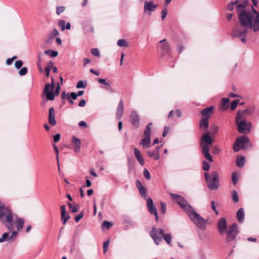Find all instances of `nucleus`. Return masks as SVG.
<instances>
[{
    "instance_id": "obj_1",
    "label": "nucleus",
    "mask_w": 259,
    "mask_h": 259,
    "mask_svg": "<svg viewBox=\"0 0 259 259\" xmlns=\"http://www.w3.org/2000/svg\"><path fill=\"white\" fill-rule=\"evenodd\" d=\"M239 23L235 24L231 31L234 37H240L241 41L246 42V34L248 28L252 29L254 32L259 31V16H253L250 11L242 12L238 16Z\"/></svg>"
},
{
    "instance_id": "obj_2",
    "label": "nucleus",
    "mask_w": 259,
    "mask_h": 259,
    "mask_svg": "<svg viewBox=\"0 0 259 259\" xmlns=\"http://www.w3.org/2000/svg\"><path fill=\"white\" fill-rule=\"evenodd\" d=\"M169 195L174 201L187 213L191 220L199 229L204 230L206 229L208 220H204L199 213L195 212L194 209L183 196L172 193H170Z\"/></svg>"
},
{
    "instance_id": "obj_3",
    "label": "nucleus",
    "mask_w": 259,
    "mask_h": 259,
    "mask_svg": "<svg viewBox=\"0 0 259 259\" xmlns=\"http://www.w3.org/2000/svg\"><path fill=\"white\" fill-rule=\"evenodd\" d=\"M0 221L7 228L9 232H12V235L9 238V240L13 242L14 237L18 235V232L13 231V213L9 206H6L5 204L0 201Z\"/></svg>"
},
{
    "instance_id": "obj_4",
    "label": "nucleus",
    "mask_w": 259,
    "mask_h": 259,
    "mask_svg": "<svg viewBox=\"0 0 259 259\" xmlns=\"http://www.w3.org/2000/svg\"><path fill=\"white\" fill-rule=\"evenodd\" d=\"M213 141L208 134L201 135L199 141V146L202 149V154L209 162H213L212 156L209 153V147L212 144Z\"/></svg>"
},
{
    "instance_id": "obj_5",
    "label": "nucleus",
    "mask_w": 259,
    "mask_h": 259,
    "mask_svg": "<svg viewBox=\"0 0 259 259\" xmlns=\"http://www.w3.org/2000/svg\"><path fill=\"white\" fill-rule=\"evenodd\" d=\"M205 180L207 183L208 188L210 190H218L219 187V176L218 172L216 170L212 172L211 174H210L206 172L204 174Z\"/></svg>"
},
{
    "instance_id": "obj_6",
    "label": "nucleus",
    "mask_w": 259,
    "mask_h": 259,
    "mask_svg": "<svg viewBox=\"0 0 259 259\" xmlns=\"http://www.w3.org/2000/svg\"><path fill=\"white\" fill-rule=\"evenodd\" d=\"M163 233L164 230L162 229H157L154 226L150 232V235L155 243L159 245L162 240Z\"/></svg>"
},
{
    "instance_id": "obj_7",
    "label": "nucleus",
    "mask_w": 259,
    "mask_h": 259,
    "mask_svg": "<svg viewBox=\"0 0 259 259\" xmlns=\"http://www.w3.org/2000/svg\"><path fill=\"white\" fill-rule=\"evenodd\" d=\"M248 142L249 139L246 136H243L238 137L233 145V150L236 152H238L240 149V146L241 148L245 149L247 146Z\"/></svg>"
},
{
    "instance_id": "obj_8",
    "label": "nucleus",
    "mask_w": 259,
    "mask_h": 259,
    "mask_svg": "<svg viewBox=\"0 0 259 259\" xmlns=\"http://www.w3.org/2000/svg\"><path fill=\"white\" fill-rule=\"evenodd\" d=\"M236 123L237 125L238 131L240 133L247 134L251 130V123L247 120L239 121Z\"/></svg>"
},
{
    "instance_id": "obj_9",
    "label": "nucleus",
    "mask_w": 259,
    "mask_h": 259,
    "mask_svg": "<svg viewBox=\"0 0 259 259\" xmlns=\"http://www.w3.org/2000/svg\"><path fill=\"white\" fill-rule=\"evenodd\" d=\"M238 233L237 225L234 223L230 226L229 229L227 230V236L226 241L227 242H230L234 241Z\"/></svg>"
},
{
    "instance_id": "obj_10",
    "label": "nucleus",
    "mask_w": 259,
    "mask_h": 259,
    "mask_svg": "<svg viewBox=\"0 0 259 259\" xmlns=\"http://www.w3.org/2000/svg\"><path fill=\"white\" fill-rule=\"evenodd\" d=\"M54 87L53 78H52V84L46 83L44 89V93L46 95L48 100L53 101L55 99V94H53V92Z\"/></svg>"
},
{
    "instance_id": "obj_11",
    "label": "nucleus",
    "mask_w": 259,
    "mask_h": 259,
    "mask_svg": "<svg viewBox=\"0 0 259 259\" xmlns=\"http://www.w3.org/2000/svg\"><path fill=\"white\" fill-rule=\"evenodd\" d=\"M131 122L132 125L135 128H138L140 125V118L138 113L133 111L130 115Z\"/></svg>"
},
{
    "instance_id": "obj_12",
    "label": "nucleus",
    "mask_w": 259,
    "mask_h": 259,
    "mask_svg": "<svg viewBox=\"0 0 259 259\" xmlns=\"http://www.w3.org/2000/svg\"><path fill=\"white\" fill-rule=\"evenodd\" d=\"M147 206L149 212L152 214L155 215L156 221L158 220V215L156 207L153 205V202L151 198H148L147 199Z\"/></svg>"
},
{
    "instance_id": "obj_13",
    "label": "nucleus",
    "mask_w": 259,
    "mask_h": 259,
    "mask_svg": "<svg viewBox=\"0 0 259 259\" xmlns=\"http://www.w3.org/2000/svg\"><path fill=\"white\" fill-rule=\"evenodd\" d=\"M158 7V5H154L153 1H146L144 3V10L145 13L147 11L152 12L155 11Z\"/></svg>"
},
{
    "instance_id": "obj_14",
    "label": "nucleus",
    "mask_w": 259,
    "mask_h": 259,
    "mask_svg": "<svg viewBox=\"0 0 259 259\" xmlns=\"http://www.w3.org/2000/svg\"><path fill=\"white\" fill-rule=\"evenodd\" d=\"M136 186L137 187V188L139 191V193H140L141 196L143 198L146 199L147 197V196H146L147 189H146V188L143 186L141 181L138 180L136 181Z\"/></svg>"
},
{
    "instance_id": "obj_15",
    "label": "nucleus",
    "mask_w": 259,
    "mask_h": 259,
    "mask_svg": "<svg viewBox=\"0 0 259 259\" xmlns=\"http://www.w3.org/2000/svg\"><path fill=\"white\" fill-rule=\"evenodd\" d=\"M98 82L101 84H104L106 86L105 89L109 91L111 93L115 92L114 90L111 87V84L112 83V81L110 80H108L107 81L106 78H98Z\"/></svg>"
},
{
    "instance_id": "obj_16",
    "label": "nucleus",
    "mask_w": 259,
    "mask_h": 259,
    "mask_svg": "<svg viewBox=\"0 0 259 259\" xmlns=\"http://www.w3.org/2000/svg\"><path fill=\"white\" fill-rule=\"evenodd\" d=\"M227 226V221L224 218L219 219L218 224V228L221 233H223L226 230Z\"/></svg>"
},
{
    "instance_id": "obj_17",
    "label": "nucleus",
    "mask_w": 259,
    "mask_h": 259,
    "mask_svg": "<svg viewBox=\"0 0 259 259\" xmlns=\"http://www.w3.org/2000/svg\"><path fill=\"white\" fill-rule=\"evenodd\" d=\"M151 135V134L144 133V138L141 140V144L144 147H150Z\"/></svg>"
},
{
    "instance_id": "obj_18",
    "label": "nucleus",
    "mask_w": 259,
    "mask_h": 259,
    "mask_svg": "<svg viewBox=\"0 0 259 259\" xmlns=\"http://www.w3.org/2000/svg\"><path fill=\"white\" fill-rule=\"evenodd\" d=\"M124 111V106L123 100L121 99L118 103L117 108L116 111V117L117 119L119 120L121 119Z\"/></svg>"
},
{
    "instance_id": "obj_19",
    "label": "nucleus",
    "mask_w": 259,
    "mask_h": 259,
    "mask_svg": "<svg viewBox=\"0 0 259 259\" xmlns=\"http://www.w3.org/2000/svg\"><path fill=\"white\" fill-rule=\"evenodd\" d=\"M214 111V107L213 106H210L201 110L200 114L203 116V117H208L209 119L210 115L213 113Z\"/></svg>"
},
{
    "instance_id": "obj_20",
    "label": "nucleus",
    "mask_w": 259,
    "mask_h": 259,
    "mask_svg": "<svg viewBox=\"0 0 259 259\" xmlns=\"http://www.w3.org/2000/svg\"><path fill=\"white\" fill-rule=\"evenodd\" d=\"M72 143L74 151L78 153L80 150L81 141L76 137H72Z\"/></svg>"
},
{
    "instance_id": "obj_21",
    "label": "nucleus",
    "mask_w": 259,
    "mask_h": 259,
    "mask_svg": "<svg viewBox=\"0 0 259 259\" xmlns=\"http://www.w3.org/2000/svg\"><path fill=\"white\" fill-rule=\"evenodd\" d=\"M49 123L52 126L56 124L55 118V110L53 107H51L49 110Z\"/></svg>"
},
{
    "instance_id": "obj_22",
    "label": "nucleus",
    "mask_w": 259,
    "mask_h": 259,
    "mask_svg": "<svg viewBox=\"0 0 259 259\" xmlns=\"http://www.w3.org/2000/svg\"><path fill=\"white\" fill-rule=\"evenodd\" d=\"M209 119L208 117H203L199 121V127L201 129L202 128L204 131H206L209 127Z\"/></svg>"
},
{
    "instance_id": "obj_23",
    "label": "nucleus",
    "mask_w": 259,
    "mask_h": 259,
    "mask_svg": "<svg viewBox=\"0 0 259 259\" xmlns=\"http://www.w3.org/2000/svg\"><path fill=\"white\" fill-rule=\"evenodd\" d=\"M246 114L242 110H239L236 113L235 117V122H239V121L246 120L245 119Z\"/></svg>"
},
{
    "instance_id": "obj_24",
    "label": "nucleus",
    "mask_w": 259,
    "mask_h": 259,
    "mask_svg": "<svg viewBox=\"0 0 259 259\" xmlns=\"http://www.w3.org/2000/svg\"><path fill=\"white\" fill-rule=\"evenodd\" d=\"M134 153L135 157H136L140 164L141 165H143L145 163L144 159L142 157L140 151L137 148H134Z\"/></svg>"
},
{
    "instance_id": "obj_25",
    "label": "nucleus",
    "mask_w": 259,
    "mask_h": 259,
    "mask_svg": "<svg viewBox=\"0 0 259 259\" xmlns=\"http://www.w3.org/2000/svg\"><path fill=\"white\" fill-rule=\"evenodd\" d=\"M53 148L54 149V151L56 154V159L57 161V164H58V168L59 170V174L60 177L62 178H64V176L63 173L61 172L60 170V164H59V149L57 147V146L55 144H53Z\"/></svg>"
},
{
    "instance_id": "obj_26",
    "label": "nucleus",
    "mask_w": 259,
    "mask_h": 259,
    "mask_svg": "<svg viewBox=\"0 0 259 259\" xmlns=\"http://www.w3.org/2000/svg\"><path fill=\"white\" fill-rule=\"evenodd\" d=\"M222 103L220 105V109L222 111H225L229 108L228 103L230 101L229 98H223L222 99Z\"/></svg>"
},
{
    "instance_id": "obj_27",
    "label": "nucleus",
    "mask_w": 259,
    "mask_h": 259,
    "mask_svg": "<svg viewBox=\"0 0 259 259\" xmlns=\"http://www.w3.org/2000/svg\"><path fill=\"white\" fill-rule=\"evenodd\" d=\"M25 221L23 218H19L15 222V225L17 230L19 231L22 229L24 225Z\"/></svg>"
},
{
    "instance_id": "obj_28",
    "label": "nucleus",
    "mask_w": 259,
    "mask_h": 259,
    "mask_svg": "<svg viewBox=\"0 0 259 259\" xmlns=\"http://www.w3.org/2000/svg\"><path fill=\"white\" fill-rule=\"evenodd\" d=\"M236 215L239 222H243L244 219V211L243 208H240L238 210Z\"/></svg>"
},
{
    "instance_id": "obj_29",
    "label": "nucleus",
    "mask_w": 259,
    "mask_h": 259,
    "mask_svg": "<svg viewBox=\"0 0 259 259\" xmlns=\"http://www.w3.org/2000/svg\"><path fill=\"white\" fill-rule=\"evenodd\" d=\"M161 44V47L162 50L165 53H168L169 51L170 47L168 42H166V39H164L160 41Z\"/></svg>"
},
{
    "instance_id": "obj_30",
    "label": "nucleus",
    "mask_w": 259,
    "mask_h": 259,
    "mask_svg": "<svg viewBox=\"0 0 259 259\" xmlns=\"http://www.w3.org/2000/svg\"><path fill=\"white\" fill-rule=\"evenodd\" d=\"M245 163V157L242 155H239L237 156L236 161V165L238 167H242L244 165Z\"/></svg>"
},
{
    "instance_id": "obj_31",
    "label": "nucleus",
    "mask_w": 259,
    "mask_h": 259,
    "mask_svg": "<svg viewBox=\"0 0 259 259\" xmlns=\"http://www.w3.org/2000/svg\"><path fill=\"white\" fill-rule=\"evenodd\" d=\"M59 32L56 28H54L49 34L47 41H49L54 39L56 36L59 35Z\"/></svg>"
},
{
    "instance_id": "obj_32",
    "label": "nucleus",
    "mask_w": 259,
    "mask_h": 259,
    "mask_svg": "<svg viewBox=\"0 0 259 259\" xmlns=\"http://www.w3.org/2000/svg\"><path fill=\"white\" fill-rule=\"evenodd\" d=\"M246 6H246L243 4H239L237 5V6L236 7V11L238 13V15L242 12H248V11H246L245 10Z\"/></svg>"
},
{
    "instance_id": "obj_33",
    "label": "nucleus",
    "mask_w": 259,
    "mask_h": 259,
    "mask_svg": "<svg viewBox=\"0 0 259 259\" xmlns=\"http://www.w3.org/2000/svg\"><path fill=\"white\" fill-rule=\"evenodd\" d=\"M147 153L150 157L153 158L155 160H158L160 158L159 154H158L157 152H155L154 151H148Z\"/></svg>"
},
{
    "instance_id": "obj_34",
    "label": "nucleus",
    "mask_w": 259,
    "mask_h": 259,
    "mask_svg": "<svg viewBox=\"0 0 259 259\" xmlns=\"http://www.w3.org/2000/svg\"><path fill=\"white\" fill-rule=\"evenodd\" d=\"M162 238L166 242L168 245H171L172 237L170 233H163Z\"/></svg>"
},
{
    "instance_id": "obj_35",
    "label": "nucleus",
    "mask_w": 259,
    "mask_h": 259,
    "mask_svg": "<svg viewBox=\"0 0 259 259\" xmlns=\"http://www.w3.org/2000/svg\"><path fill=\"white\" fill-rule=\"evenodd\" d=\"M68 205L69 207V210L71 212H76L78 211L79 208V205L78 204H72L70 203H68Z\"/></svg>"
},
{
    "instance_id": "obj_36",
    "label": "nucleus",
    "mask_w": 259,
    "mask_h": 259,
    "mask_svg": "<svg viewBox=\"0 0 259 259\" xmlns=\"http://www.w3.org/2000/svg\"><path fill=\"white\" fill-rule=\"evenodd\" d=\"M45 54L48 55L52 57H56L58 55V52L57 51L53 50H48L45 51Z\"/></svg>"
},
{
    "instance_id": "obj_37",
    "label": "nucleus",
    "mask_w": 259,
    "mask_h": 259,
    "mask_svg": "<svg viewBox=\"0 0 259 259\" xmlns=\"http://www.w3.org/2000/svg\"><path fill=\"white\" fill-rule=\"evenodd\" d=\"M10 234L9 232L4 233L1 238H0V243H3L9 240Z\"/></svg>"
},
{
    "instance_id": "obj_38",
    "label": "nucleus",
    "mask_w": 259,
    "mask_h": 259,
    "mask_svg": "<svg viewBox=\"0 0 259 259\" xmlns=\"http://www.w3.org/2000/svg\"><path fill=\"white\" fill-rule=\"evenodd\" d=\"M117 45L119 47H127L128 46V43L125 39H120L117 41Z\"/></svg>"
},
{
    "instance_id": "obj_39",
    "label": "nucleus",
    "mask_w": 259,
    "mask_h": 259,
    "mask_svg": "<svg viewBox=\"0 0 259 259\" xmlns=\"http://www.w3.org/2000/svg\"><path fill=\"white\" fill-rule=\"evenodd\" d=\"M232 197L233 201L237 203L239 201V197L238 193L236 190H233L232 192Z\"/></svg>"
},
{
    "instance_id": "obj_40",
    "label": "nucleus",
    "mask_w": 259,
    "mask_h": 259,
    "mask_svg": "<svg viewBox=\"0 0 259 259\" xmlns=\"http://www.w3.org/2000/svg\"><path fill=\"white\" fill-rule=\"evenodd\" d=\"M61 221L63 225H65V204L61 206Z\"/></svg>"
},
{
    "instance_id": "obj_41",
    "label": "nucleus",
    "mask_w": 259,
    "mask_h": 259,
    "mask_svg": "<svg viewBox=\"0 0 259 259\" xmlns=\"http://www.w3.org/2000/svg\"><path fill=\"white\" fill-rule=\"evenodd\" d=\"M91 53L93 56L97 57H100V53L97 48H93L91 50Z\"/></svg>"
},
{
    "instance_id": "obj_42",
    "label": "nucleus",
    "mask_w": 259,
    "mask_h": 259,
    "mask_svg": "<svg viewBox=\"0 0 259 259\" xmlns=\"http://www.w3.org/2000/svg\"><path fill=\"white\" fill-rule=\"evenodd\" d=\"M86 86H87V82H84L82 80H79L77 84H76V88H77V89H80V88H86Z\"/></svg>"
},
{
    "instance_id": "obj_43",
    "label": "nucleus",
    "mask_w": 259,
    "mask_h": 259,
    "mask_svg": "<svg viewBox=\"0 0 259 259\" xmlns=\"http://www.w3.org/2000/svg\"><path fill=\"white\" fill-rule=\"evenodd\" d=\"M111 226H112V223H111L110 222H109L107 221H105L103 222V223L102 225V228L103 229H109Z\"/></svg>"
},
{
    "instance_id": "obj_44",
    "label": "nucleus",
    "mask_w": 259,
    "mask_h": 259,
    "mask_svg": "<svg viewBox=\"0 0 259 259\" xmlns=\"http://www.w3.org/2000/svg\"><path fill=\"white\" fill-rule=\"evenodd\" d=\"M238 3V1H236L234 2H231L230 3L228 4L227 7V9L228 11H232L233 10V6L234 5H236Z\"/></svg>"
},
{
    "instance_id": "obj_45",
    "label": "nucleus",
    "mask_w": 259,
    "mask_h": 259,
    "mask_svg": "<svg viewBox=\"0 0 259 259\" xmlns=\"http://www.w3.org/2000/svg\"><path fill=\"white\" fill-rule=\"evenodd\" d=\"M238 102L239 100L237 99L234 100V101L231 102L230 107L232 110H234L236 108Z\"/></svg>"
},
{
    "instance_id": "obj_46",
    "label": "nucleus",
    "mask_w": 259,
    "mask_h": 259,
    "mask_svg": "<svg viewBox=\"0 0 259 259\" xmlns=\"http://www.w3.org/2000/svg\"><path fill=\"white\" fill-rule=\"evenodd\" d=\"M202 168L204 170L208 171L210 168V164L208 162L203 161L202 162Z\"/></svg>"
},
{
    "instance_id": "obj_47",
    "label": "nucleus",
    "mask_w": 259,
    "mask_h": 259,
    "mask_svg": "<svg viewBox=\"0 0 259 259\" xmlns=\"http://www.w3.org/2000/svg\"><path fill=\"white\" fill-rule=\"evenodd\" d=\"M27 68L26 67H22L19 71V74L20 76H24L27 73Z\"/></svg>"
},
{
    "instance_id": "obj_48",
    "label": "nucleus",
    "mask_w": 259,
    "mask_h": 259,
    "mask_svg": "<svg viewBox=\"0 0 259 259\" xmlns=\"http://www.w3.org/2000/svg\"><path fill=\"white\" fill-rule=\"evenodd\" d=\"M23 62L21 60H17L15 63V66L17 69H20L23 65Z\"/></svg>"
},
{
    "instance_id": "obj_49",
    "label": "nucleus",
    "mask_w": 259,
    "mask_h": 259,
    "mask_svg": "<svg viewBox=\"0 0 259 259\" xmlns=\"http://www.w3.org/2000/svg\"><path fill=\"white\" fill-rule=\"evenodd\" d=\"M143 175L145 179L147 180H150L151 176L148 170L146 168H145L143 171Z\"/></svg>"
},
{
    "instance_id": "obj_50",
    "label": "nucleus",
    "mask_w": 259,
    "mask_h": 259,
    "mask_svg": "<svg viewBox=\"0 0 259 259\" xmlns=\"http://www.w3.org/2000/svg\"><path fill=\"white\" fill-rule=\"evenodd\" d=\"M167 14V8H163V9H162V11H161V19H162V20H163L165 18V17H166V16Z\"/></svg>"
},
{
    "instance_id": "obj_51",
    "label": "nucleus",
    "mask_w": 259,
    "mask_h": 259,
    "mask_svg": "<svg viewBox=\"0 0 259 259\" xmlns=\"http://www.w3.org/2000/svg\"><path fill=\"white\" fill-rule=\"evenodd\" d=\"M161 213L164 214L166 211V204L163 202H160Z\"/></svg>"
},
{
    "instance_id": "obj_52",
    "label": "nucleus",
    "mask_w": 259,
    "mask_h": 259,
    "mask_svg": "<svg viewBox=\"0 0 259 259\" xmlns=\"http://www.w3.org/2000/svg\"><path fill=\"white\" fill-rule=\"evenodd\" d=\"M110 241L109 240H107L103 243V252L105 253L108 250V247L109 246Z\"/></svg>"
},
{
    "instance_id": "obj_53",
    "label": "nucleus",
    "mask_w": 259,
    "mask_h": 259,
    "mask_svg": "<svg viewBox=\"0 0 259 259\" xmlns=\"http://www.w3.org/2000/svg\"><path fill=\"white\" fill-rule=\"evenodd\" d=\"M56 9V14L58 15H59L61 13L64 12L65 10V7L64 6L57 7Z\"/></svg>"
},
{
    "instance_id": "obj_54",
    "label": "nucleus",
    "mask_w": 259,
    "mask_h": 259,
    "mask_svg": "<svg viewBox=\"0 0 259 259\" xmlns=\"http://www.w3.org/2000/svg\"><path fill=\"white\" fill-rule=\"evenodd\" d=\"M152 125V122L149 123L147 124V125L146 126V128H145L144 133H147L151 134V126Z\"/></svg>"
},
{
    "instance_id": "obj_55",
    "label": "nucleus",
    "mask_w": 259,
    "mask_h": 259,
    "mask_svg": "<svg viewBox=\"0 0 259 259\" xmlns=\"http://www.w3.org/2000/svg\"><path fill=\"white\" fill-rule=\"evenodd\" d=\"M17 57L16 56H14L11 58H8L6 61V64L7 65H10L12 64L13 61L16 59Z\"/></svg>"
},
{
    "instance_id": "obj_56",
    "label": "nucleus",
    "mask_w": 259,
    "mask_h": 259,
    "mask_svg": "<svg viewBox=\"0 0 259 259\" xmlns=\"http://www.w3.org/2000/svg\"><path fill=\"white\" fill-rule=\"evenodd\" d=\"M84 215V212L83 211L80 212L78 215L75 217L74 219L76 222H78L81 219Z\"/></svg>"
},
{
    "instance_id": "obj_57",
    "label": "nucleus",
    "mask_w": 259,
    "mask_h": 259,
    "mask_svg": "<svg viewBox=\"0 0 259 259\" xmlns=\"http://www.w3.org/2000/svg\"><path fill=\"white\" fill-rule=\"evenodd\" d=\"M210 205H211V207L212 209V210L215 212V213L217 215L219 214V211L216 209V207L215 206V203H214V201L212 200L211 201Z\"/></svg>"
},
{
    "instance_id": "obj_58",
    "label": "nucleus",
    "mask_w": 259,
    "mask_h": 259,
    "mask_svg": "<svg viewBox=\"0 0 259 259\" xmlns=\"http://www.w3.org/2000/svg\"><path fill=\"white\" fill-rule=\"evenodd\" d=\"M60 134H57L53 136V141L54 143H57L59 141L60 139Z\"/></svg>"
},
{
    "instance_id": "obj_59",
    "label": "nucleus",
    "mask_w": 259,
    "mask_h": 259,
    "mask_svg": "<svg viewBox=\"0 0 259 259\" xmlns=\"http://www.w3.org/2000/svg\"><path fill=\"white\" fill-rule=\"evenodd\" d=\"M59 26L61 27V30L64 31L65 30V20H60L59 21Z\"/></svg>"
},
{
    "instance_id": "obj_60",
    "label": "nucleus",
    "mask_w": 259,
    "mask_h": 259,
    "mask_svg": "<svg viewBox=\"0 0 259 259\" xmlns=\"http://www.w3.org/2000/svg\"><path fill=\"white\" fill-rule=\"evenodd\" d=\"M66 99L68 101L69 104L72 105L74 104L73 100H72L69 97V93L67 94H66Z\"/></svg>"
},
{
    "instance_id": "obj_61",
    "label": "nucleus",
    "mask_w": 259,
    "mask_h": 259,
    "mask_svg": "<svg viewBox=\"0 0 259 259\" xmlns=\"http://www.w3.org/2000/svg\"><path fill=\"white\" fill-rule=\"evenodd\" d=\"M60 90V87L59 85V82H58V85L57 87L56 88V89L55 90V92L53 93V94H55V96H58L59 95V92Z\"/></svg>"
},
{
    "instance_id": "obj_62",
    "label": "nucleus",
    "mask_w": 259,
    "mask_h": 259,
    "mask_svg": "<svg viewBox=\"0 0 259 259\" xmlns=\"http://www.w3.org/2000/svg\"><path fill=\"white\" fill-rule=\"evenodd\" d=\"M232 179L233 182V184L236 185L237 180L238 179V177H237V176H236V175L234 172H233L232 174Z\"/></svg>"
},
{
    "instance_id": "obj_63",
    "label": "nucleus",
    "mask_w": 259,
    "mask_h": 259,
    "mask_svg": "<svg viewBox=\"0 0 259 259\" xmlns=\"http://www.w3.org/2000/svg\"><path fill=\"white\" fill-rule=\"evenodd\" d=\"M69 97L71 98L72 100H75L77 99V96L75 92H71L70 94H69Z\"/></svg>"
},
{
    "instance_id": "obj_64",
    "label": "nucleus",
    "mask_w": 259,
    "mask_h": 259,
    "mask_svg": "<svg viewBox=\"0 0 259 259\" xmlns=\"http://www.w3.org/2000/svg\"><path fill=\"white\" fill-rule=\"evenodd\" d=\"M242 110L243 112H244V113L246 114H248V115H250V114H252V113L253 112V110L252 109H246L245 110Z\"/></svg>"
}]
</instances>
